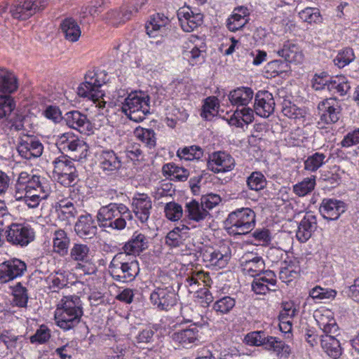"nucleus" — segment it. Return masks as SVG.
Masks as SVG:
<instances>
[{
  "mask_svg": "<svg viewBox=\"0 0 359 359\" xmlns=\"http://www.w3.org/2000/svg\"><path fill=\"white\" fill-rule=\"evenodd\" d=\"M318 108L321 113V122L332 124L339 121L341 109L336 98L330 97L324 100L318 104Z\"/></svg>",
  "mask_w": 359,
  "mask_h": 359,
  "instance_id": "412c9836",
  "label": "nucleus"
},
{
  "mask_svg": "<svg viewBox=\"0 0 359 359\" xmlns=\"http://www.w3.org/2000/svg\"><path fill=\"white\" fill-rule=\"evenodd\" d=\"M43 114L47 118L55 123H58L63 118L60 109L56 106H48Z\"/></svg>",
  "mask_w": 359,
  "mask_h": 359,
  "instance_id": "680f3d73",
  "label": "nucleus"
},
{
  "mask_svg": "<svg viewBox=\"0 0 359 359\" xmlns=\"http://www.w3.org/2000/svg\"><path fill=\"white\" fill-rule=\"evenodd\" d=\"M236 300L229 296H225L217 300L212 305V309L219 314H227L235 306Z\"/></svg>",
  "mask_w": 359,
  "mask_h": 359,
  "instance_id": "a18cd8bd",
  "label": "nucleus"
},
{
  "mask_svg": "<svg viewBox=\"0 0 359 359\" xmlns=\"http://www.w3.org/2000/svg\"><path fill=\"white\" fill-rule=\"evenodd\" d=\"M177 155L180 158L186 161L198 160L203 157V150L199 146L192 145L179 149L177 151Z\"/></svg>",
  "mask_w": 359,
  "mask_h": 359,
  "instance_id": "37998d69",
  "label": "nucleus"
},
{
  "mask_svg": "<svg viewBox=\"0 0 359 359\" xmlns=\"http://www.w3.org/2000/svg\"><path fill=\"white\" fill-rule=\"evenodd\" d=\"M76 235L83 239L93 238L97 231L95 220L89 214L81 215L74 226Z\"/></svg>",
  "mask_w": 359,
  "mask_h": 359,
  "instance_id": "cd10ccee",
  "label": "nucleus"
},
{
  "mask_svg": "<svg viewBox=\"0 0 359 359\" xmlns=\"http://www.w3.org/2000/svg\"><path fill=\"white\" fill-rule=\"evenodd\" d=\"M185 213L189 219L199 222L208 218H210V214L206 208H203L201 203L195 199L186 203Z\"/></svg>",
  "mask_w": 359,
  "mask_h": 359,
  "instance_id": "c9c22d12",
  "label": "nucleus"
},
{
  "mask_svg": "<svg viewBox=\"0 0 359 359\" xmlns=\"http://www.w3.org/2000/svg\"><path fill=\"white\" fill-rule=\"evenodd\" d=\"M254 112L255 109H252L250 107H243L241 109H237L234 115L241 117L245 123L249 124L253 121Z\"/></svg>",
  "mask_w": 359,
  "mask_h": 359,
  "instance_id": "e2e57ef3",
  "label": "nucleus"
},
{
  "mask_svg": "<svg viewBox=\"0 0 359 359\" xmlns=\"http://www.w3.org/2000/svg\"><path fill=\"white\" fill-rule=\"evenodd\" d=\"M189 230L190 229L187 226L180 224L168 232L165 237V243L172 248L182 245L190 236Z\"/></svg>",
  "mask_w": 359,
  "mask_h": 359,
  "instance_id": "72a5a7b5",
  "label": "nucleus"
},
{
  "mask_svg": "<svg viewBox=\"0 0 359 359\" xmlns=\"http://www.w3.org/2000/svg\"><path fill=\"white\" fill-rule=\"evenodd\" d=\"M277 54L289 62L301 63L303 61V54L294 43L287 41L283 47L277 50Z\"/></svg>",
  "mask_w": 359,
  "mask_h": 359,
  "instance_id": "f704fd0d",
  "label": "nucleus"
},
{
  "mask_svg": "<svg viewBox=\"0 0 359 359\" xmlns=\"http://www.w3.org/2000/svg\"><path fill=\"white\" fill-rule=\"evenodd\" d=\"M50 337V330L45 326H41L36 333L30 337L31 342L44 343L47 341Z\"/></svg>",
  "mask_w": 359,
  "mask_h": 359,
  "instance_id": "052dcab7",
  "label": "nucleus"
},
{
  "mask_svg": "<svg viewBox=\"0 0 359 359\" xmlns=\"http://www.w3.org/2000/svg\"><path fill=\"white\" fill-rule=\"evenodd\" d=\"M316 179L315 177H307L304 179L293 186V191L299 196H304L311 193L315 188Z\"/></svg>",
  "mask_w": 359,
  "mask_h": 359,
  "instance_id": "09e8293b",
  "label": "nucleus"
},
{
  "mask_svg": "<svg viewBox=\"0 0 359 359\" xmlns=\"http://www.w3.org/2000/svg\"><path fill=\"white\" fill-rule=\"evenodd\" d=\"M148 248V239L139 231H135L123 247V252L130 255H138Z\"/></svg>",
  "mask_w": 359,
  "mask_h": 359,
  "instance_id": "2f4dec72",
  "label": "nucleus"
},
{
  "mask_svg": "<svg viewBox=\"0 0 359 359\" xmlns=\"http://www.w3.org/2000/svg\"><path fill=\"white\" fill-rule=\"evenodd\" d=\"M252 236L258 242L257 245H266L271 241L270 232L266 229H256L252 233Z\"/></svg>",
  "mask_w": 359,
  "mask_h": 359,
  "instance_id": "bf43d9fd",
  "label": "nucleus"
},
{
  "mask_svg": "<svg viewBox=\"0 0 359 359\" xmlns=\"http://www.w3.org/2000/svg\"><path fill=\"white\" fill-rule=\"evenodd\" d=\"M164 212L166 217L171 221L179 220L183 215L182 207L175 202L166 203Z\"/></svg>",
  "mask_w": 359,
  "mask_h": 359,
  "instance_id": "3c124183",
  "label": "nucleus"
},
{
  "mask_svg": "<svg viewBox=\"0 0 359 359\" xmlns=\"http://www.w3.org/2000/svg\"><path fill=\"white\" fill-rule=\"evenodd\" d=\"M83 314L81 300L76 295L64 297L55 313L56 324L67 331L77 326Z\"/></svg>",
  "mask_w": 359,
  "mask_h": 359,
  "instance_id": "f03ea898",
  "label": "nucleus"
},
{
  "mask_svg": "<svg viewBox=\"0 0 359 359\" xmlns=\"http://www.w3.org/2000/svg\"><path fill=\"white\" fill-rule=\"evenodd\" d=\"M53 173L57 182L65 187L75 184L77 177L76 169L74 163L67 156H60L53 161Z\"/></svg>",
  "mask_w": 359,
  "mask_h": 359,
  "instance_id": "4468645a",
  "label": "nucleus"
},
{
  "mask_svg": "<svg viewBox=\"0 0 359 359\" xmlns=\"http://www.w3.org/2000/svg\"><path fill=\"white\" fill-rule=\"evenodd\" d=\"M27 270L26 264L17 258L4 262L0 264V281L7 283L22 276Z\"/></svg>",
  "mask_w": 359,
  "mask_h": 359,
  "instance_id": "6ab92c4d",
  "label": "nucleus"
},
{
  "mask_svg": "<svg viewBox=\"0 0 359 359\" xmlns=\"http://www.w3.org/2000/svg\"><path fill=\"white\" fill-rule=\"evenodd\" d=\"M90 248L82 243H74L70 250V258L77 262L76 269H81L86 274H94L96 267L94 265L86 266L82 263H88L90 258Z\"/></svg>",
  "mask_w": 359,
  "mask_h": 359,
  "instance_id": "aec40b11",
  "label": "nucleus"
},
{
  "mask_svg": "<svg viewBox=\"0 0 359 359\" xmlns=\"http://www.w3.org/2000/svg\"><path fill=\"white\" fill-rule=\"evenodd\" d=\"M66 124L80 133L89 131L91 126L87 116L77 110L67 112L63 117Z\"/></svg>",
  "mask_w": 359,
  "mask_h": 359,
  "instance_id": "7c9ffc66",
  "label": "nucleus"
},
{
  "mask_svg": "<svg viewBox=\"0 0 359 359\" xmlns=\"http://www.w3.org/2000/svg\"><path fill=\"white\" fill-rule=\"evenodd\" d=\"M350 88L351 86L348 82L344 76L336 77L334 79H330L328 83V90L337 93L341 96L346 95Z\"/></svg>",
  "mask_w": 359,
  "mask_h": 359,
  "instance_id": "49530a36",
  "label": "nucleus"
},
{
  "mask_svg": "<svg viewBox=\"0 0 359 359\" xmlns=\"http://www.w3.org/2000/svg\"><path fill=\"white\" fill-rule=\"evenodd\" d=\"M218 99L215 97H208L205 99L203 105V110L201 113V116L205 119L208 118L209 115L212 114L211 110L215 111L217 107Z\"/></svg>",
  "mask_w": 359,
  "mask_h": 359,
  "instance_id": "13d9d810",
  "label": "nucleus"
},
{
  "mask_svg": "<svg viewBox=\"0 0 359 359\" xmlns=\"http://www.w3.org/2000/svg\"><path fill=\"white\" fill-rule=\"evenodd\" d=\"M162 170L163 174L169 176L172 180L184 182L189 175L188 170L172 163L164 165Z\"/></svg>",
  "mask_w": 359,
  "mask_h": 359,
  "instance_id": "a19ab883",
  "label": "nucleus"
},
{
  "mask_svg": "<svg viewBox=\"0 0 359 359\" xmlns=\"http://www.w3.org/2000/svg\"><path fill=\"white\" fill-rule=\"evenodd\" d=\"M344 172L339 167L334 166L327 175H325L323 180L330 187H336L341 183V174Z\"/></svg>",
  "mask_w": 359,
  "mask_h": 359,
  "instance_id": "5fc2aeb1",
  "label": "nucleus"
},
{
  "mask_svg": "<svg viewBox=\"0 0 359 359\" xmlns=\"http://www.w3.org/2000/svg\"><path fill=\"white\" fill-rule=\"evenodd\" d=\"M243 272L248 276L255 278L264 271L265 264L263 259L252 252H245L240 259Z\"/></svg>",
  "mask_w": 359,
  "mask_h": 359,
  "instance_id": "4be33fe9",
  "label": "nucleus"
},
{
  "mask_svg": "<svg viewBox=\"0 0 359 359\" xmlns=\"http://www.w3.org/2000/svg\"><path fill=\"white\" fill-rule=\"evenodd\" d=\"M97 221L102 227L123 230L126 226V221L133 218L130 209L123 203H110L102 206L97 215Z\"/></svg>",
  "mask_w": 359,
  "mask_h": 359,
  "instance_id": "7ed1b4c3",
  "label": "nucleus"
},
{
  "mask_svg": "<svg viewBox=\"0 0 359 359\" xmlns=\"http://www.w3.org/2000/svg\"><path fill=\"white\" fill-rule=\"evenodd\" d=\"M177 18L182 29L191 32L202 24L203 15L200 13H194L189 8H182L177 11Z\"/></svg>",
  "mask_w": 359,
  "mask_h": 359,
  "instance_id": "c85d7f7f",
  "label": "nucleus"
},
{
  "mask_svg": "<svg viewBox=\"0 0 359 359\" xmlns=\"http://www.w3.org/2000/svg\"><path fill=\"white\" fill-rule=\"evenodd\" d=\"M357 144H359V128L348 133L341 142L344 147H349Z\"/></svg>",
  "mask_w": 359,
  "mask_h": 359,
  "instance_id": "69168bd1",
  "label": "nucleus"
},
{
  "mask_svg": "<svg viewBox=\"0 0 359 359\" xmlns=\"http://www.w3.org/2000/svg\"><path fill=\"white\" fill-rule=\"evenodd\" d=\"M13 302L18 307L25 308L28 302V293L25 287L20 283H17L13 288Z\"/></svg>",
  "mask_w": 359,
  "mask_h": 359,
  "instance_id": "c03bdc74",
  "label": "nucleus"
},
{
  "mask_svg": "<svg viewBox=\"0 0 359 359\" xmlns=\"http://www.w3.org/2000/svg\"><path fill=\"white\" fill-rule=\"evenodd\" d=\"M234 166V159L229 154L222 151L213 153L208 162L209 168L216 173L230 171Z\"/></svg>",
  "mask_w": 359,
  "mask_h": 359,
  "instance_id": "bb28decb",
  "label": "nucleus"
},
{
  "mask_svg": "<svg viewBox=\"0 0 359 359\" xmlns=\"http://www.w3.org/2000/svg\"><path fill=\"white\" fill-rule=\"evenodd\" d=\"M127 156L132 161L137 160L138 158L142 156V151L140 148V145L137 143H133L129 145L126 149Z\"/></svg>",
  "mask_w": 359,
  "mask_h": 359,
  "instance_id": "774afa93",
  "label": "nucleus"
},
{
  "mask_svg": "<svg viewBox=\"0 0 359 359\" xmlns=\"http://www.w3.org/2000/svg\"><path fill=\"white\" fill-rule=\"evenodd\" d=\"M57 145L60 150L66 153L65 156L74 161L86 158L89 147L82 139L73 133H66L59 136Z\"/></svg>",
  "mask_w": 359,
  "mask_h": 359,
  "instance_id": "0eeeda50",
  "label": "nucleus"
},
{
  "mask_svg": "<svg viewBox=\"0 0 359 359\" xmlns=\"http://www.w3.org/2000/svg\"><path fill=\"white\" fill-rule=\"evenodd\" d=\"M248 188L253 191H260L266 185V180L261 172H252L246 180Z\"/></svg>",
  "mask_w": 359,
  "mask_h": 359,
  "instance_id": "de8ad7c7",
  "label": "nucleus"
},
{
  "mask_svg": "<svg viewBox=\"0 0 359 359\" xmlns=\"http://www.w3.org/2000/svg\"><path fill=\"white\" fill-rule=\"evenodd\" d=\"M5 118L9 129L15 132L24 130L25 116L16 109V103L10 95H0V120Z\"/></svg>",
  "mask_w": 359,
  "mask_h": 359,
  "instance_id": "1a4fd4ad",
  "label": "nucleus"
},
{
  "mask_svg": "<svg viewBox=\"0 0 359 359\" xmlns=\"http://www.w3.org/2000/svg\"><path fill=\"white\" fill-rule=\"evenodd\" d=\"M168 19L163 15L157 13L154 15L149 22L146 24L145 29L147 34L150 37L163 36L165 32V25Z\"/></svg>",
  "mask_w": 359,
  "mask_h": 359,
  "instance_id": "e433bc0d",
  "label": "nucleus"
},
{
  "mask_svg": "<svg viewBox=\"0 0 359 359\" xmlns=\"http://www.w3.org/2000/svg\"><path fill=\"white\" fill-rule=\"evenodd\" d=\"M345 210V203L334 198H324L319 208L321 215L327 220L337 219Z\"/></svg>",
  "mask_w": 359,
  "mask_h": 359,
  "instance_id": "393cba45",
  "label": "nucleus"
},
{
  "mask_svg": "<svg viewBox=\"0 0 359 359\" xmlns=\"http://www.w3.org/2000/svg\"><path fill=\"white\" fill-rule=\"evenodd\" d=\"M200 255L207 266L217 269L224 268L231 257L229 248L226 246L217 248L205 246L201 249Z\"/></svg>",
  "mask_w": 359,
  "mask_h": 359,
  "instance_id": "ddd939ff",
  "label": "nucleus"
},
{
  "mask_svg": "<svg viewBox=\"0 0 359 359\" xmlns=\"http://www.w3.org/2000/svg\"><path fill=\"white\" fill-rule=\"evenodd\" d=\"M51 192L50 181L45 177L21 172L15 184L14 197L29 208H36Z\"/></svg>",
  "mask_w": 359,
  "mask_h": 359,
  "instance_id": "f257e3e1",
  "label": "nucleus"
},
{
  "mask_svg": "<svg viewBox=\"0 0 359 359\" xmlns=\"http://www.w3.org/2000/svg\"><path fill=\"white\" fill-rule=\"evenodd\" d=\"M48 0H14L10 8L13 18L26 20L44 9Z\"/></svg>",
  "mask_w": 359,
  "mask_h": 359,
  "instance_id": "f8f14e48",
  "label": "nucleus"
},
{
  "mask_svg": "<svg viewBox=\"0 0 359 359\" xmlns=\"http://www.w3.org/2000/svg\"><path fill=\"white\" fill-rule=\"evenodd\" d=\"M134 135L149 148L156 146V134L152 129L137 127L134 130Z\"/></svg>",
  "mask_w": 359,
  "mask_h": 359,
  "instance_id": "79ce46f5",
  "label": "nucleus"
},
{
  "mask_svg": "<svg viewBox=\"0 0 359 359\" xmlns=\"http://www.w3.org/2000/svg\"><path fill=\"white\" fill-rule=\"evenodd\" d=\"M255 112L257 115L267 118L274 111L275 101L271 93L266 90H259L255 96Z\"/></svg>",
  "mask_w": 359,
  "mask_h": 359,
  "instance_id": "b1692460",
  "label": "nucleus"
},
{
  "mask_svg": "<svg viewBox=\"0 0 359 359\" xmlns=\"http://www.w3.org/2000/svg\"><path fill=\"white\" fill-rule=\"evenodd\" d=\"M252 289L255 293L259 294H265L266 292L272 291V288L262 282L259 278H255L252 283Z\"/></svg>",
  "mask_w": 359,
  "mask_h": 359,
  "instance_id": "338daca9",
  "label": "nucleus"
},
{
  "mask_svg": "<svg viewBox=\"0 0 359 359\" xmlns=\"http://www.w3.org/2000/svg\"><path fill=\"white\" fill-rule=\"evenodd\" d=\"M149 97L130 94L122 104V111L132 121L140 122L149 113Z\"/></svg>",
  "mask_w": 359,
  "mask_h": 359,
  "instance_id": "6e6552de",
  "label": "nucleus"
},
{
  "mask_svg": "<svg viewBox=\"0 0 359 359\" xmlns=\"http://www.w3.org/2000/svg\"><path fill=\"white\" fill-rule=\"evenodd\" d=\"M355 58L352 48H346L341 50L334 60V64L339 68H342L351 63Z\"/></svg>",
  "mask_w": 359,
  "mask_h": 359,
  "instance_id": "603ef678",
  "label": "nucleus"
},
{
  "mask_svg": "<svg viewBox=\"0 0 359 359\" xmlns=\"http://www.w3.org/2000/svg\"><path fill=\"white\" fill-rule=\"evenodd\" d=\"M60 27L67 40L71 42L79 40L81 31L75 20L72 18L65 19L62 22Z\"/></svg>",
  "mask_w": 359,
  "mask_h": 359,
  "instance_id": "ea45409f",
  "label": "nucleus"
},
{
  "mask_svg": "<svg viewBox=\"0 0 359 359\" xmlns=\"http://www.w3.org/2000/svg\"><path fill=\"white\" fill-rule=\"evenodd\" d=\"M102 82L98 79V74L94 72H88L85 76V81L77 88L79 96L92 100L94 103L98 102L100 108L104 107L105 102L100 101L103 93L99 90Z\"/></svg>",
  "mask_w": 359,
  "mask_h": 359,
  "instance_id": "9b49d317",
  "label": "nucleus"
},
{
  "mask_svg": "<svg viewBox=\"0 0 359 359\" xmlns=\"http://www.w3.org/2000/svg\"><path fill=\"white\" fill-rule=\"evenodd\" d=\"M200 334L196 323L191 324L188 328L182 329L172 334V339L180 344L183 347H188L199 340Z\"/></svg>",
  "mask_w": 359,
  "mask_h": 359,
  "instance_id": "c756f323",
  "label": "nucleus"
},
{
  "mask_svg": "<svg viewBox=\"0 0 359 359\" xmlns=\"http://www.w3.org/2000/svg\"><path fill=\"white\" fill-rule=\"evenodd\" d=\"M224 224L230 234L245 235L255 226V213L250 208L238 209L229 215Z\"/></svg>",
  "mask_w": 359,
  "mask_h": 359,
  "instance_id": "423d86ee",
  "label": "nucleus"
},
{
  "mask_svg": "<svg viewBox=\"0 0 359 359\" xmlns=\"http://www.w3.org/2000/svg\"><path fill=\"white\" fill-rule=\"evenodd\" d=\"M317 322L325 335L321 336L320 345L323 351L330 358L337 359L342 353V348L339 340L337 338L339 335V327L333 318H325L323 314L317 316Z\"/></svg>",
  "mask_w": 359,
  "mask_h": 359,
  "instance_id": "20e7f679",
  "label": "nucleus"
},
{
  "mask_svg": "<svg viewBox=\"0 0 359 359\" xmlns=\"http://www.w3.org/2000/svg\"><path fill=\"white\" fill-rule=\"evenodd\" d=\"M254 97V92L249 87H239L231 90L229 94V100L232 105L246 107Z\"/></svg>",
  "mask_w": 359,
  "mask_h": 359,
  "instance_id": "473e14b6",
  "label": "nucleus"
},
{
  "mask_svg": "<svg viewBox=\"0 0 359 359\" xmlns=\"http://www.w3.org/2000/svg\"><path fill=\"white\" fill-rule=\"evenodd\" d=\"M69 244L70 238L64 230L57 229L54 231L53 247L55 252L61 256L67 255Z\"/></svg>",
  "mask_w": 359,
  "mask_h": 359,
  "instance_id": "58836bf2",
  "label": "nucleus"
},
{
  "mask_svg": "<svg viewBox=\"0 0 359 359\" xmlns=\"http://www.w3.org/2000/svg\"><path fill=\"white\" fill-rule=\"evenodd\" d=\"M17 150L22 158L31 160L41 156L43 146L39 140L29 135H24L19 140Z\"/></svg>",
  "mask_w": 359,
  "mask_h": 359,
  "instance_id": "a211bd4d",
  "label": "nucleus"
},
{
  "mask_svg": "<svg viewBox=\"0 0 359 359\" xmlns=\"http://www.w3.org/2000/svg\"><path fill=\"white\" fill-rule=\"evenodd\" d=\"M151 304L161 311H168L177 302V294L172 286L158 287L150 294Z\"/></svg>",
  "mask_w": 359,
  "mask_h": 359,
  "instance_id": "dca6fc26",
  "label": "nucleus"
},
{
  "mask_svg": "<svg viewBox=\"0 0 359 359\" xmlns=\"http://www.w3.org/2000/svg\"><path fill=\"white\" fill-rule=\"evenodd\" d=\"M258 278L262 282L267 284L268 286L272 288V291H276L277 290L276 276L273 271H265L263 273V275Z\"/></svg>",
  "mask_w": 359,
  "mask_h": 359,
  "instance_id": "0e129e2a",
  "label": "nucleus"
},
{
  "mask_svg": "<svg viewBox=\"0 0 359 359\" xmlns=\"http://www.w3.org/2000/svg\"><path fill=\"white\" fill-rule=\"evenodd\" d=\"M248 21V18H242L241 15H236L233 13L227 20L226 26L231 32H236L243 27Z\"/></svg>",
  "mask_w": 359,
  "mask_h": 359,
  "instance_id": "6e6d98bb",
  "label": "nucleus"
},
{
  "mask_svg": "<svg viewBox=\"0 0 359 359\" xmlns=\"http://www.w3.org/2000/svg\"><path fill=\"white\" fill-rule=\"evenodd\" d=\"M18 88L15 74L5 68H0V92L11 94Z\"/></svg>",
  "mask_w": 359,
  "mask_h": 359,
  "instance_id": "4c0bfd02",
  "label": "nucleus"
},
{
  "mask_svg": "<svg viewBox=\"0 0 359 359\" xmlns=\"http://www.w3.org/2000/svg\"><path fill=\"white\" fill-rule=\"evenodd\" d=\"M247 343L250 345L263 346L265 349L273 351L278 355H287L290 347L284 341L276 337L266 335L263 331L252 332L245 337Z\"/></svg>",
  "mask_w": 359,
  "mask_h": 359,
  "instance_id": "9d476101",
  "label": "nucleus"
},
{
  "mask_svg": "<svg viewBox=\"0 0 359 359\" xmlns=\"http://www.w3.org/2000/svg\"><path fill=\"white\" fill-rule=\"evenodd\" d=\"M6 241L13 245L25 247L34 241L35 233L29 226L11 224L6 231Z\"/></svg>",
  "mask_w": 359,
  "mask_h": 359,
  "instance_id": "2eb2a0df",
  "label": "nucleus"
},
{
  "mask_svg": "<svg viewBox=\"0 0 359 359\" xmlns=\"http://www.w3.org/2000/svg\"><path fill=\"white\" fill-rule=\"evenodd\" d=\"M326 156L323 153L316 152L309 156L304 161V168L315 172L325 163Z\"/></svg>",
  "mask_w": 359,
  "mask_h": 359,
  "instance_id": "8fccbe9b",
  "label": "nucleus"
},
{
  "mask_svg": "<svg viewBox=\"0 0 359 359\" xmlns=\"http://www.w3.org/2000/svg\"><path fill=\"white\" fill-rule=\"evenodd\" d=\"M317 218L311 212H306L299 223L296 232L297 239L301 243L306 242L317 229Z\"/></svg>",
  "mask_w": 359,
  "mask_h": 359,
  "instance_id": "a878e982",
  "label": "nucleus"
},
{
  "mask_svg": "<svg viewBox=\"0 0 359 359\" xmlns=\"http://www.w3.org/2000/svg\"><path fill=\"white\" fill-rule=\"evenodd\" d=\"M132 210L141 223H146L150 216L152 202L147 194L136 193L132 198Z\"/></svg>",
  "mask_w": 359,
  "mask_h": 359,
  "instance_id": "5701e85b",
  "label": "nucleus"
},
{
  "mask_svg": "<svg viewBox=\"0 0 359 359\" xmlns=\"http://www.w3.org/2000/svg\"><path fill=\"white\" fill-rule=\"evenodd\" d=\"M139 4L137 2L131 3L127 8H122L121 11H112L111 15L118 16L120 22H125L130 19L133 13L138 11Z\"/></svg>",
  "mask_w": 359,
  "mask_h": 359,
  "instance_id": "864d4df0",
  "label": "nucleus"
},
{
  "mask_svg": "<svg viewBox=\"0 0 359 359\" xmlns=\"http://www.w3.org/2000/svg\"><path fill=\"white\" fill-rule=\"evenodd\" d=\"M97 160L100 169L107 176L116 175L122 168L121 157L112 149L102 150L98 154Z\"/></svg>",
  "mask_w": 359,
  "mask_h": 359,
  "instance_id": "f3484780",
  "label": "nucleus"
},
{
  "mask_svg": "<svg viewBox=\"0 0 359 359\" xmlns=\"http://www.w3.org/2000/svg\"><path fill=\"white\" fill-rule=\"evenodd\" d=\"M109 269L113 279L122 283L133 281L140 273L137 260L130 258L125 252L117 253L111 259Z\"/></svg>",
  "mask_w": 359,
  "mask_h": 359,
  "instance_id": "39448f33",
  "label": "nucleus"
},
{
  "mask_svg": "<svg viewBox=\"0 0 359 359\" xmlns=\"http://www.w3.org/2000/svg\"><path fill=\"white\" fill-rule=\"evenodd\" d=\"M221 202V198L217 194H209L202 196L201 198V204L207 210H212Z\"/></svg>",
  "mask_w": 359,
  "mask_h": 359,
  "instance_id": "4d7b16f0",
  "label": "nucleus"
}]
</instances>
